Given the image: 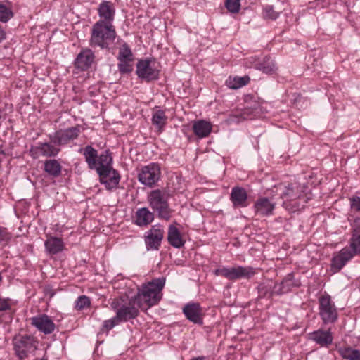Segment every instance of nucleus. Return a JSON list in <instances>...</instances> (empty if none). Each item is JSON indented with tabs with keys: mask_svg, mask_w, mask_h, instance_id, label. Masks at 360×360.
Instances as JSON below:
<instances>
[{
	"mask_svg": "<svg viewBox=\"0 0 360 360\" xmlns=\"http://www.w3.org/2000/svg\"><path fill=\"white\" fill-rule=\"evenodd\" d=\"M304 188V186L297 183L278 185L276 187V192L283 200V207L290 212H295L304 208L309 199L306 197Z\"/></svg>",
	"mask_w": 360,
	"mask_h": 360,
	"instance_id": "f257e3e1",
	"label": "nucleus"
},
{
	"mask_svg": "<svg viewBox=\"0 0 360 360\" xmlns=\"http://www.w3.org/2000/svg\"><path fill=\"white\" fill-rule=\"evenodd\" d=\"M165 284V278L160 277L152 280L150 282L143 284L139 288L137 295L134 297V302L142 310H147L152 306L157 304L162 299V290Z\"/></svg>",
	"mask_w": 360,
	"mask_h": 360,
	"instance_id": "f03ea898",
	"label": "nucleus"
},
{
	"mask_svg": "<svg viewBox=\"0 0 360 360\" xmlns=\"http://www.w3.org/2000/svg\"><path fill=\"white\" fill-rule=\"evenodd\" d=\"M117 37L115 26L103 23L102 21L95 22L91 28L90 46L100 47L102 49H108Z\"/></svg>",
	"mask_w": 360,
	"mask_h": 360,
	"instance_id": "7ed1b4c3",
	"label": "nucleus"
},
{
	"mask_svg": "<svg viewBox=\"0 0 360 360\" xmlns=\"http://www.w3.org/2000/svg\"><path fill=\"white\" fill-rule=\"evenodd\" d=\"M169 198L167 191L160 189L152 191L148 195L150 206L158 213L159 218L166 221L169 220L173 212L168 203Z\"/></svg>",
	"mask_w": 360,
	"mask_h": 360,
	"instance_id": "20e7f679",
	"label": "nucleus"
},
{
	"mask_svg": "<svg viewBox=\"0 0 360 360\" xmlns=\"http://www.w3.org/2000/svg\"><path fill=\"white\" fill-rule=\"evenodd\" d=\"M13 344L16 355L20 359H24L34 354L38 342L32 335L18 334L13 338Z\"/></svg>",
	"mask_w": 360,
	"mask_h": 360,
	"instance_id": "39448f33",
	"label": "nucleus"
},
{
	"mask_svg": "<svg viewBox=\"0 0 360 360\" xmlns=\"http://www.w3.org/2000/svg\"><path fill=\"white\" fill-rule=\"evenodd\" d=\"M319 310L320 317L324 324L333 323L338 318L337 307L331 300V297L325 294L319 299Z\"/></svg>",
	"mask_w": 360,
	"mask_h": 360,
	"instance_id": "423d86ee",
	"label": "nucleus"
},
{
	"mask_svg": "<svg viewBox=\"0 0 360 360\" xmlns=\"http://www.w3.org/2000/svg\"><path fill=\"white\" fill-rule=\"evenodd\" d=\"M154 60H140L136 64V73L139 78L147 82L157 80L159 78L160 70L155 65Z\"/></svg>",
	"mask_w": 360,
	"mask_h": 360,
	"instance_id": "0eeeda50",
	"label": "nucleus"
},
{
	"mask_svg": "<svg viewBox=\"0 0 360 360\" xmlns=\"http://www.w3.org/2000/svg\"><path fill=\"white\" fill-rule=\"evenodd\" d=\"M160 175V165L157 163H150L141 168L138 179L142 184L152 187L159 181Z\"/></svg>",
	"mask_w": 360,
	"mask_h": 360,
	"instance_id": "6e6552de",
	"label": "nucleus"
},
{
	"mask_svg": "<svg viewBox=\"0 0 360 360\" xmlns=\"http://www.w3.org/2000/svg\"><path fill=\"white\" fill-rule=\"evenodd\" d=\"M60 146H56L52 141L49 142H39L36 146H32L30 149V155L37 159L40 156L53 158L58 155L60 151Z\"/></svg>",
	"mask_w": 360,
	"mask_h": 360,
	"instance_id": "1a4fd4ad",
	"label": "nucleus"
},
{
	"mask_svg": "<svg viewBox=\"0 0 360 360\" xmlns=\"http://www.w3.org/2000/svg\"><path fill=\"white\" fill-rule=\"evenodd\" d=\"M80 133L79 126L60 129L52 134H49V140L52 141L56 146H63L76 139Z\"/></svg>",
	"mask_w": 360,
	"mask_h": 360,
	"instance_id": "9d476101",
	"label": "nucleus"
},
{
	"mask_svg": "<svg viewBox=\"0 0 360 360\" xmlns=\"http://www.w3.org/2000/svg\"><path fill=\"white\" fill-rule=\"evenodd\" d=\"M163 226L160 224L153 226L145 233V244L148 250H158L164 237Z\"/></svg>",
	"mask_w": 360,
	"mask_h": 360,
	"instance_id": "9b49d317",
	"label": "nucleus"
},
{
	"mask_svg": "<svg viewBox=\"0 0 360 360\" xmlns=\"http://www.w3.org/2000/svg\"><path fill=\"white\" fill-rule=\"evenodd\" d=\"M30 323L39 331L49 335L52 333L56 328L53 320L46 314H40L30 319Z\"/></svg>",
	"mask_w": 360,
	"mask_h": 360,
	"instance_id": "f8f14e48",
	"label": "nucleus"
},
{
	"mask_svg": "<svg viewBox=\"0 0 360 360\" xmlns=\"http://www.w3.org/2000/svg\"><path fill=\"white\" fill-rule=\"evenodd\" d=\"M100 182L103 184L107 190L112 191L118 187L120 175L119 172L112 169L103 170L98 174Z\"/></svg>",
	"mask_w": 360,
	"mask_h": 360,
	"instance_id": "ddd939ff",
	"label": "nucleus"
},
{
	"mask_svg": "<svg viewBox=\"0 0 360 360\" xmlns=\"http://www.w3.org/2000/svg\"><path fill=\"white\" fill-rule=\"evenodd\" d=\"M183 312L190 321L199 325L203 323L202 309L199 303H188L183 308Z\"/></svg>",
	"mask_w": 360,
	"mask_h": 360,
	"instance_id": "4468645a",
	"label": "nucleus"
},
{
	"mask_svg": "<svg viewBox=\"0 0 360 360\" xmlns=\"http://www.w3.org/2000/svg\"><path fill=\"white\" fill-rule=\"evenodd\" d=\"M98 13L100 19L98 21H102L103 23L113 25L115 19V8L111 1H103L98 8Z\"/></svg>",
	"mask_w": 360,
	"mask_h": 360,
	"instance_id": "2eb2a0df",
	"label": "nucleus"
},
{
	"mask_svg": "<svg viewBox=\"0 0 360 360\" xmlns=\"http://www.w3.org/2000/svg\"><path fill=\"white\" fill-rule=\"evenodd\" d=\"M354 255L351 252L347 247L342 248L331 261V269L336 273L340 271L342 267L354 257Z\"/></svg>",
	"mask_w": 360,
	"mask_h": 360,
	"instance_id": "dca6fc26",
	"label": "nucleus"
},
{
	"mask_svg": "<svg viewBox=\"0 0 360 360\" xmlns=\"http://www.w3.org/2000/svg\"><path fill=\"white\" fill-rule=\"evenodd\" d=\"M134 299L131 300L128 304H122L116 313V319L120 322H126L135 319L139 315V310L134 306Z\"/></svg>",
	"mask_w": 360,
	"mask_h": 360,
	"instance_id": "f3484780",
	"label": "nucleus"
},
{
	"mask_svg": "<svg viewBox=\"0 0 360 360\" xmlns=\"http://www.w3.org/2000/svg\"><path fill=\"white\" fill-rule=\"evenodd\" d=\"M255 274V270L250 266H241L227 268L226 278L237 280L240 278H250Z\"/></svg>",
	"mask_w": 360,
	"mask_h": 360,
	"instance_id": "a211bd4d",
	"label": "nucleus"
},
{
	"mask_svg": "<svg viewBox=\"0 0 360 360\" xmlns=\"http://www.w3.org/2000/svg\"><path fill=\"white\" fill-rule=\"evenodd\" d=\"M276 203L268 198L260 197L254 204V210L257 214L261 217H266L273 214Z\"/></svg>",
	"mask_w": 360,
	"mask_h": 360,
	"instance_id": "6ab92c4d",
	"label": "nucleus"
},
{
	"mask_svg": "<svg viewBox=\"0 0 360 360\" xmlns=\"http://www.w3.org/2000/svg\"><path fill=\"white\" fill-rule=\"evenodd\" d=\"M230 200L234 207H245L248 205L247 191L242 187L236 186L231 189Z\"/></svg>",
	"mask_w": 360,
	"mask_h": 360,
	"instance_id": "aec40b11",
	"label": "nucleus"
},
{
	"mask_svg": "<svg viewBox=\"0 0 360 360\" xmlns=\"http://www.w3.org/2000/svg\"><path fill=\"white\" fill-rule=\"evenodd\" d=\"M95 56L92 50L86 49L82 50L75 60V65L82 70L89 69L94 61Z\"/></svg>",
	"mask_w": 360,
	"mask_h": 360,
	"instance_id": "412c9836",
	"label": "nucleus"
},
{
	"mask_svg": "<svg viewBox=\"0 0 360 360\" xmlns=\"http://www.w3.org/2000/svg\"><path fill=\"white\" fill-rule=\"evenodd\" d=\"M309 339L321 347H328L332 344L333 338L330 329L326 331L319 329L309 333Z\"/></svg>",
	"mask_w": 360,
	"mask_h": 360,
	"instance_id": "4be33fe9",
	"label": "nucleus"
},
{
	"mask_svg": "<svg viewBox=\"0 0 360 360\" xmlns=\"http://www.w3.org/2000/svg\"><path fill=\"white\" fill-rule=\"evenodd\" d=\"M349 248L354 255H360V219H356L352 224V236Z\"/></svg>",
	"mask_w": 360,
	"mask_h": 360,
	"instance_id": "5701e85b",
	"label": "nucleus"
},
{
	"mask_svg": "<svg viewBox=\"0 0 360 360\" xmlns=\"http://www.w3.org/2000/svg\"><path fill=\"white\" fill-rule=\"evenodd\" d=\"M46 251L50 255H56L65 248L62 238L56 236H49L44 243Z\"/></svg>",
	"mask_w": 360,
	"mask_h": 360,
	"instance_id": "b1692460",
	"label": "nucleus"
},
{
	"mask_svg": "<svg viewBox=\"0 0 360 360\" xmlns=\"http://www.w3.org/2000/svg\"><path fill=\"white\" fill-rule=\"evenodd\" d=\"M212 125L210 122L200 120L193 124L194 134L200 139L207 137L212 131Z\"/></svg>",
	"mask_w": 360,
	"mask_h": 360,
	"instance_id": "393cba45",
	"label": "nucleus"
},
{
	"mask_svg": "<svg viewBox=\"0 0 360 360\" xmlns=\"http://www.w3.org/2000/svg\"><path fill=\"white\" fill-rule=\"evenodd\" d=\"M84 156L85 161L91 169H95L97 167L98 152L91 146H86L84 148L79 149Z\"/></svg>",
	"mask_w": 360,
	"mask_h": 360,
	"instance_id": "a878e982",
	"label": "nucleus"
},
{
	"mask_svg": "<svg viewBox=\"0 0 360 360\" xmlns=\"http://www.w3.org/2000/svg\"><path fill=\"white\" fill-rule=\"evenodd\" d=\"M167 240L172 246L176 248L183 247L185 243L179 229L174 225H169L168 228Z\"/></svg>",
	"mask_w": 360,
	"mask_h": 360,
	"instance_id": "bb28decb",
	"label": "nucleus"
},
{
	"mask_svg": "<svg viewBox=\"0 0 360 360\" xmlns=\"http://www.w3.org/2000/svg\"><path fill=\"white\" fill-rule=\"evenodd\" d=\"M154 219V214L146 207L140 208L136 213V224L138 226H147Z\"/></svg>",
	"mask_w": 360,
	"mask_h": 360,
	"instance_id": "cd10ccee",
	"label": "nucleus"
},
{
	"mask_svg": "<svg viewBox=\"0 0 360 360\" xmlns=\"http://www.w3.org/2000/svg\"><path fill=\"white\" fill-rule=\"evenodd\" d=\"M112 158L110 155V153L109 150H105L99 156H98L97 167L95 168V169L97 173L99 174V172H101L103 170L112 169Z\"/></svg>",
	"mask_w": 360,
	"mask_h": 360,
	"instance_id": "c85d7f7f",
	"label": "nucleus"
},
{
	"mask_svg": "<svg viewBox=\"0 0 360 360\" xmlns=\"http://www.w3.org/2000/svg\"><path fill=\"white\" fill-rule=\"evenodd\" d=\"M300 285L299 280L294 278L292 274H288L280 284L278 293L283 294L290 291L293 288H297Z\"/></svg>",
	"mask_w": 360,
	"mask_h": 360,
	"instance_id": "c756f323",
	"label": "nucleus"
},
{
	"mask_svg": "<svg viewBox=\"0 0 360 360\" xmlns=\"http://www.w3.org/2000/svg\"><path fill=\"white\" fill-rule=\"evenodd\" d=\"M44 170L49 176L58 177L61 174L62 166L56 159H49L44 162Z\"/></svg>",
	"mask_w": 360,
	"mask_h": 360,
	"instance_id": "7c9ffc66",
	"label": "nucleus"
},
{
	"mask_svg": "<svg viewBox=\"0 0 360 360\" xmlns=\"http://www.w3.org/2000/svg\"><path fill=\"white\" fill-rule=\"evenodd\" d=\"M254 68L266 74H272L277 70L275 62L269 56L264 57L261 62L255 63Z\"/></svg>",
	"mask_w": 360,
	"mask_h": 360,
	"instance_id": "2f4dec72",
	"label": "nucleus"
},
{
	"mask_svg": "<svg viewBox=\"0 0 360 360\" xmlns=\"http://www.w3.org/2000/svg\"><path fill=\"white\" fill-rule=\"evenodd\" d=\"M340 355L346 360H360V351L349 346L341 347L338 349Z\"/></svg>",
	"mask_w": 360,
	"mask_h": 360,
	"instance_id": "473e14b6",
	"label": "nucleus"
},
{
	"mask_svg": "<svg viewBox=\"0 0 360 360\" xmlns=\"http://www.w3.org/2000/svg\"><path fill=\"white\" fill-rule=\"evenodd\" d=\"M249 81L250 78L248 77H229L226 81V84L230 89H236L246 85Z\"/></svg>",
	"mask_w": 360,
	"mask_h": 360,
	"instance_id": "72a5a7b5",
	"label": "nucleus"
},
{
	"mask_svg": "<svg viewBox=\"0 0 360 360\" xmlns=\"http://www.w3.org/2000/svg\"><path fill=\"white\" fill-rule=\"evenodd\" d=\"M167 116L165 115V111L162 110H158L153 112L152 117V123L159 130H161L167 122Z\"/></svg>",
	"mask_w": 360,
	"mask_h": 360,
	"instance_id": "f704fd0d",
	"label": "nucleus"
},
{
	"mask_svg": "<svg viewBox=\"0 0 360 360\" xmlns=\"http://www.w3.org/2000/svg\"><path fill=\"white\" fill-rule=\"evenodd\" d=\"M118 60H127L128 61H133V54L131 51V49L129 46L124 43L119 50L118 56H117Z\"/></svg>",
	"mask_w": 360,
	"mask_h": 360,
	"instance_id": "c9c22d12",
	"label": "nucleus"
},
{
	"mask_svg": "<svg viewBox=\"0 0 360 360\" xmlns=\"http://www.w3.org/2000/svg\"><path fill=\"white\" fill-rule=\"evenodd\" d=\"M13 16V13L11 7L0 4V22H6Z\"/></svg>",
	"mask_w": 360,
	"mask_h": 360,
	"instance_id": "e433bc0d",
	"label": "nucleus"
},
{
	"mask_svg": "<svg viewBox=\"0 0 360 360\" xmlns=\"http://www.w3.org/2000/svg\"><path fill=\"white\" fill-rule=\"evenodd\" d=\"M12 239V233L5 227L0 226V245H7Z\"/></svg>",
	"mask_w": 360,
	"mask_h": 360,
	"instance_id": "4c0bfd02",
	"label": "nucleus"
},
{
	"mask_svg": "<svg viewBox=\"0 0 360 360\" xmlns=\"http://www.w3.org/2000/svg\"><path fill=\"white\" fill-rule=\"evenodd\" d=\"M119 63L117 65L119 71L122 74L129 73L133 70V61H128L127 60H118Z\"/></svg>",
	"mask_w": 360,
	"mask_h": 360,
	"instance_id": "58836bf2",
	"label": "nucleus"
},
{
	"mask_svg": "<svg viewBox=\"0 0 360 360\" xmlns=\"http://www.w3.org/2000/svg\"><path fill=\"white\" fill-rule=\"evenodd\" d=\"M225 6L229 12L236 13L240 8V0H226Z\"/></svg>",
	"mask_w": 360,
	"mask_h": 360,
	"instance_id": "ea45409f",
	"label": "nucleus"
},
{
	"mask_svg": "<svg viewBox=\"0 0 360 360\" xmlns=\"http://www.w3.org/2000/svg\"><path fill=\"white\" fill-rule=\"evenodd\" d=\"M119 323H120V321H118V319H116L115 316L112 319L104 321L101 330L102 332H108Z\"/></svg>",
	"mask_w": 360,
	"mask_h": 360,
	"instance_id": "a19ab883",
	"label": "nucleus"
},
{
	"mask_svg": "<svg viewBox=\"0 0 360 360\" xmlns=\"http://www.w3.org/2000/svg\"><path fill=\"white\" fill-rule=\"evenodd\" d=\"M89 305L90 300L86 295L79 296L75 302V308L78 310L84 309Z\"/></svg>",
	"mask_w": 360,
	"mask_h": 360,
	"instance_id": "79ce46f5",
	"label": "nucleus"
},
{
	"mask_svg": "<svg viewBox=\"0 0 360 360\" xmlns=\"http://www.w3.org/2000/svg\"><path fill=\"white\" fill-rule=\"evenodd\" d=\"M278 14L279 13L275 11L271 6H266L264 8V17L265 18L275 20L278 18Z\"/></svg>",
	"mask_w": 360,
	"mask_h": 360,
	"instance_id": "37998d69",
	"label": "nucleus"
},
{
	"mask_svg": "<svg viewBox=\"0 0 360 360\" xmlns=\"http://www.w3.org/2000/svg\"><path fill=\"white\" fill-rule=\"evenodd\" d=\"M11 300L8 298H0V313L11 309Z\"/></svg>",
	"mask_w": 360,
	"mask_h": 360,
	"instance_id": "c03bdc74",
	"label": "nucleus"
},
{
	"mask_svg": "<svg viewBox=\"0 0 360 360\" xmlns=\"http://www.w3.org/2000/svg\"><path fill=\"white\" fill-rule=\"evenodd\" d=\"M350 206L352 210L356 212H360V197L353 196L350 198Z\"/></svg>",
	"mask_w": 360,
	"mask_h": 360,
	"instance_id": "a18cd8bd",
	"label": "nucleus"
},
{
	"mask_svg": "<svg viewBox=\"0 0 360 360\" xmlns=\"http://www.w3.org/2000/svg\"><path fill=\"white\" fill-rule=\"evenodd\" d=\"M214 273L216 276H222L226 278V275L227 273V268L223 267V268H220V269H217L214 270Z\"/></svg>",
	"mask_w": 360,
	"mask_h": 360,
	"instance_id": "49530a36",
	"label": "nucleus"
},
{
	"mask_svg": "<svg viewBox=\"0 0 360 360\" xmlns=\"http://www.w3.org/2000/svg\"><path fill=\"white\" fill-rule=\"evenodd\" d=\"M111 308L117 311L119 308L122 306L120 302L118 300H114L110 304Z\"/></svg>",
	"mask_w": 360,
	"mask_h": 360,
	"instance_id": "de8ad7c7",
	"label": "nucleus"
},
{
	"mask_svg": "<svg viewBox=\"0 0 360 360\" xmlns=\"http://www.w3.org/2000/svg\"><path fill=\"white\" fill-rule=\"evenodd\" d=\"M6 38V33L4 30L0 27V42Z\"/></svg>",
	"mask_w": 360,
	"mask_h": 360,
	"instance_id": "09e8293b",
	"label": "nucleus"
},
{
	"mask_svg": "<svg viewBox=\"0 0 360 360\" xmlns=\"http://www.w3.org/2000/svg\"><path fill=\"white\" fill-rule=\"evenodd\" d=\"M191 360H208V359H207V357L201 356L192 358Z\"/></svg>",
	"mask_w": 360,
	"mask_h": 360,
	"instance_id": "8fccbe9b",
	"label": "nucleus"
},
{
	"mask_svg": "<svg viewBox=\"0 0 360 360\" xmlns=\"http://www.w3.org/2000/svg\"><path fill=\"white\" fill-rule=\"evenodd\" d=\"M3 154H4V150H2V146H0V155H3Z\"/></svg>",
	"mask_w": 360,
	"mask_h": 360,
	"instance_id": "3c124183",
	"label": "nucleus"
},
{
	"mask_svg": "<svg viewBox=\"0 0 360 360\" xmlns=\"http://www.w3.org/2000/svg\"><path fill=\"white\" fill-rule=\"evenodd\" d=\"M35 360H46V359H35Z\"/></svg>",
	"mask_w": 360,
	"mask_h": 360,
	"instance_id": "603ef678",
	"label": "nucleus"
}]
</instances>
